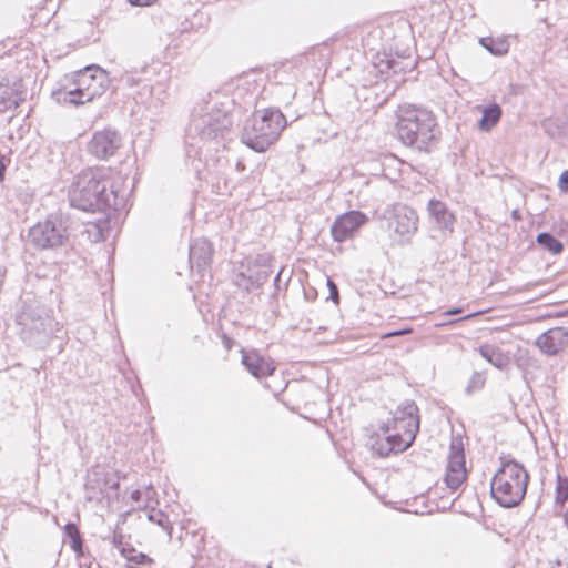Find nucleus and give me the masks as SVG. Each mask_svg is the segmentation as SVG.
Returning <instances> with one entry per match:
<instances>
[{"label":"nucleus","mask_w":568,"mask_h":568,"mask_svg":"<svg viewBox=\"0 0 568 568\" xmlns=\"http://www.w3.org/2000/svg\"><path fill=\"white\" fill-rule=\"evenodd\" d=\"M126 196L123 178L104 168L80 172L69 189L71 206L108 216L124 207Z\"/></svg>","instance_id":"1"},{"label":"nucleus","mask_w":568,"mask_h":568,"mask_svg":"<svg viewBox=\"0 0 568 568\" xmlns=\"http://www.w3.org/2000/svg\"><path fill=\"white\" fill-rule=\"evenodd\" d=\"M383 434L371 437V449L379 457H387L407 449L419 429L418 407L412 400L399 405L390 423L381 427Z\"/></svg>","instance_id":"2"},{"label":"nucleus","mask_w":568,"mask_h":568,"mask_svg":"<svg viewBox=\"0 0 568 568\" xmlns=\"http://www.w3.org/2000/svg\"><path fill=\"white\" fill-rule=\"evenodd\" d=\"M396 116V132L403 144L429 151L430 145L438 140L440 131L430 111L407 104L398 108Z\"/></svg>","instance_id":"3"},{"label":"nucleus","mask_w":568,"mask_h":568,"mask_svg":"<svg viewBox=\"0 0 568 568\" xmlns=\"http://www.w3.org/2000/svg\"><path fill=\"white\" fill-rule=\"evenodd\" d=\"M528 483L529 475L521 464L513 459L501 460L491 479V496L503 507H515L524 499Z\"/></svg>","instance_id":"4"},{"label":"nucleus","mask_w":568,"mask_h":568,"mask_svg":"<svg viewBox=\"0 0 568 568\" xmlns=\"http://www.w3.org/2000/svg\"><path fill=\"white\" fill-rule=\"evenodd\" d=\"M285 125V116L280 110L256 111L245 122L242 142L256 152H264L277 140Z\"/></svg>","instance_id":"5"},{"label":"nucleus","mask_w":568,"mask_h":568,"mask_svg":"<svg viewBox=\"0 0 568 568\" xmlns=\"http://www.w3.org/2000/svg\"><path fill=\"white\" fill-rule=\"evenodd\" d=\"M17 322L21 338L31 346L44 347L53 334L54 321L37 301L24 302Z\"/></svg>","instance_id":"6"},{"label":"nucleus","mask_w":568,"mask_h":568,"mask_svg":"<svg viewBox=\"0 0 568 568\" xmlns=\"http://www.w3.org/2000/svg\"><path fill=\"white\" fill-rule=\"evenodd\" d=\"M232 125L230 115L220 109H212L204 114L193 115L187 128L186 138L191 145L224 139Z\"/></svg>","instance_id":"7"},{"label":"nucleus","mask_w":568,"mask_h":568,"mask_svg":"<svg viewBox=\"0 0 568 568\" xmlns=\"http://www.w3.org/2000/svg\"><path fill=\"white\" fill-rule=\"evenodd\" d=\"M31 243L38 248H55L69 237L68 217L63 214H50L29 230Z\"/></svg>","instance_id":"8"},{"label":"nucleus","mask_w":568,"mask_h":568,"mask_svg":"<svg viewBox=\"0 0 568 568\" xmlns=\"http://www.w3.org/2000/svg\"><path fill=\"white\" fill-rule=\"evenodd\" d=\"M386 227L395 235L399 245L410 243L412 237L418 230V215L416 211L405 204L388 206L382 214Z\"/></svg>","instance_id":"9"},{"label":"nucleus","mask_w":568,"mask_h":568,"mask_svg":"<svg viewBox=\"0 0 568 568\" xmlns=\"http://www.w3.org/2000/svg\"><path fill=\"white\" fill-rule=\"evenodd\" d=\"M78 82V88L65 93L72 104H83L102 95L109 87V77L103 69L92 65L80 74Z\"/></svg>","instance_id":"10"},{"label":"nucleus","mask_w":568,"mask_h":568,"mask_svg":"<svg viewBox=\"0 0 568 568\" xmlns=\"http://www.w3.org/2000/svg\"><path fill=\"white\" fill-rule=\"evenodd\" d=\"M465 480L466 468L463 442L460 438H453L449 447L445 483L450 489L456 490Z\"/></svg>","instance_id":"11"},{"label":"nucleus","mask_w":568,"mask_h":568,"mask_svg":"<svg viewBox=\"0 0 568 568\" xmlns=\"http://www.w3.org/2000/svg\"><path fill=\"white\" fill-rule=\"evenodd\" d=\"M122 144V138L116 130L103 129L94 132L88 149L97 159L105 160L113 156Z\"/></svg>","instance_id":"12"},{"label":"nucleus","mask_w":568,"mask_h":568,"mask_svg":"<svg viewBox=\"0 0 568 568\" xmlns=\"http://www.w3.org/2000/svg\"><path fill=\"white\" fill-rule=\"evenodd\" d=\"M368 221L366 214L361 211L346 212L334 221L331 233L336 242H344L354 236L357 230Z\"/></svg>","instance_id":"13"},{"label":"nucleus","mask_w":568,"mask_h":568,"mask_svg":"<svg viewBox=\"0 0 568 568\" xmlns=\"http://www.w3.org/2000/svg\"><path fill=\"white\" fill-rule=\"evenodd\" d=\"M146 77L148 83L142 85L139 95L141 99L146 93L151 99H154L156 102H162L166 98V91L169 88V69L165 65H161L159 71H155V68H148L143 71Z\"/></svg>","instance_id":"14"},{"label":"nucleus","mask_w":568,"mask_h":568,"mask_svg":"<svg viewBox=\"0 0 568 568\" xmlns=\"http://www.w3.org/2000/svg\"><path fill=\"white\" fill-rule=\"evenodd\" d=\"M547 356H556L568 347V327L557 326L540 334L535 342Z\"/></svg>","instance_id":"15"},{"label":"nucleus","mask_w":568,"mask_h":568,"mask_svg":"<svg viewBox=\"0 0 568 568\" xmlns=\"http://www.w3.org/2000/svg\"><path fill=\"white\" fill-rule=\"evenodd\" d=\"M260 261H264V258H256L254 264L248 260L246 272L242 271L235 275L234 283L239 288L250 292L261 287L267 281L271 271L265 264H263L261 268L255 270V266Z\"/></svg>","instance_id":"16"},{"label":"nucleus","mask_w":568,"mask_h":568,"mask_svg":"<svg viewBox=\"0 0 568 568\" xmlns=\"http://www.w3.org/2000/svg\"><path fill=\"white\" fill-rule=\"evenodd\" d=\"M241 362L250 374L255 378L262 379L273 375L276 369L274 362L270 358H265L257 351H241Z\"/></svg>","instance_id":"17"},{"label":"nucleus","mask_w":568,"mask_h":568,"mask_svg":"<svg viewBox=\"0 0 568 568\" xmlns=\"http://www.w3.org/2000/svg\"><path fill=\"white\" fill-rule=\"evenodd\" d=\"M85 487V499L88 501L101 500L106 495V489L119 488V483L115 481L112 485H109V480L106 479V474L100 469L99 467L91 469L88 473L87 481L84 484Z\"/></svg>","instance_id":"18"},{"label":"nucleus","mask_w":568,"mask_h":568,"mask_svg":"<svg viewBox=\"0 0 568 568\" xmlns=\"http://www.w3.org/2000/svg\"><path fill=\"white\" fill-rule=\"evenodd\" d=\"M213 246L206 239H196L190 245V263L199 272L210 266L213 257Z\"/></svg>","instance_id":"19"},{"label":"nucleus","mask_w":568,"mask_h":568,"mask_svg":"<svg viewBox=\"0 0 568 568\" xmlns=\"http://www.w3.org/2000/svg\"><path fill=\"white\" fill-rule=\"evenodd\" d=\"M26 89L21 81L12 84H0V112H7L19 106L24 101Z\"/></svg>","instance_id":"20"},{"label":"nucleus","mask_w":568,"mask_h":568,"mask_svg":"<svg viewBox=\"0 0 568 568\" xmlns=\"http://www.w3.org/2000/svg\"><path fill=\"white\" fill-rule=\"evenodd\" d=\"M427 212L437 229L453 232L455 215L447 209L444 202L435 199L429 200Z\"/></svg>","instance_id":"21"},{"label":"nucleus","mask_w":568,"mask_h":568,"mask_svg":"<svg viewBox=\"0 0 568 568\" xmlns=\"http://www.w3.org/2000/svg\"><path fill=\"white\" fill-rule=\"evenodd\" d=\"M478 352L481 355V357H484L493 366L499 369H503L508 364V357L501 352L500 348L494 345L484 344L479 346Z\"/></svg>","instance_id":"22"},{"label":"nucleus","mask_w":568,"mask_h":568,"mask_svg":"<svg viewBox=\"0 0 568 568\" xmlns=\"http://www.w3.org/2000/svg\"><path fill=\"white\" fill-rule=\"evenodd\" d=\"M501 116V109L498 104H491L483 110V116L479 121V129L483 131H489L494 128Z\"/></svg>","instance_id":"23"},{"label":"nucleus","mask_w":568,"mask_h":568,"mask_svg":"<svg viewBox=\"0 0 568 568\" xmlns=\"http://www.w3.org/2000/svg\"><path fill=\"white\" fill-rule=\"evenodd\" d=\"M479 43L494 55H503L507 53L509 49V43L500 38L484 37L479 39Z\"/></svg>","instance_id":"24"},{"label":"nucleus","mask_w":568,"mask_h":568,"mask_svg":"<svg viewBox=\"0 0 568 568\" xmlns=\"http://www.w3.org/2000/svg\"><path fill=\"white\" fill-rule=\"evenodd\" d=\"M537 243L550 252L551 254H559L564 250L562 243L557 240L552 234L542 232L537 235Z\"/></svg>","instance_id":"25"},{"label":"nucleus","mask_w":568,"mask_h":568,"mask_svg":"<svg viewBox=\"0 0 568 568\" xmlns=\"http://www.w3.org/2000/svg\"><path fill=\"white\" fill-rule=\"evenodd\" d=\"M65 535L70 539L71 549L78 555H82V538L75 524H67L64 527Z\"/></svg>","instance_id":"26"},{"label":"nucleus","mask_w":568,"mask_h":568,"mask_svg":"<svg viewBox=\"0 0 568 568\" xmlns=\"http://www.w3.org/2000/svg\"><path fill=\"white\" fill-rule=\"evenodd\" d=\"M121 554L129 561L138 564V565H150L153 561L148 555H145L143 552H136L134 549L121 548Z\"/></svg>","instance_id":"27"},{"label":"nucleus","mask_w":568,"mask_h":568,"mask_svg":"<svg viewBox=\"0 0 568 568\" xmlns=\"http://www.w3.org/2000/svg\"><path fill=\"white\" fill-rule=\"evenodd\" d=\"M148 518L150 521H153L156 525L161 526L164 530L168 531L169 535H171L172 528L170 527L168 516L164 513H162L161 510L152 509L148 515Z\"/></svg>","instance_id":"28"},{"label":"nucleus","mask_w":568,"mask_h":568,"mask_svg":"<svg viewBox=\"0 0 568 568\" xmlns=\"http://www.w3.org/2000/svg\"><path fill=\"white\" fill-rule=\"evenodd\" d=\"M485 384V376L481 373L475 372L467 385L466 392L470 394L474 390L480 389Z\"/></svg>","instance_id":"29"},{"label":"nucleus","mask_w":568,"mask_h":568,"mask_svg":"<svg viewBox=\"0 0 568 568\" xmlns=\"http://www.w3.org/2000/svg\"><path fill=\"white\" fill-rule=\"evenodd\" d=\"M387 71H392L394 74L399 72H405L406 67L403 65V62L395 59H389L386 61Z\"/></svg>","instance_id":"30"},{"label":"nucleus","mask_w":568,"mask_h":568,"mask_svg":"<svg viewBox=\"0 0 568 568\" xmlns=\"http://www.w3.org/2000/svg\"><path fill=\"white\" fill-rule=\"evenodd\" d=\"M120 82L124 85V87H128V88H132L134 85H138L141 83V80L138 79L134 74L132 73H125L123 74L121 78H120Z\"/></svg>","instance_id":"31"},{"label":"nucleus","mask_w":568,"mask_h":568,"mask_svg":"<svg viewBox=\"0 0 568 568\" xmlns=\"http://www.w3.org/2000/svg\"><path fill=\"white\" fill-rule=\"evenodd\" d=\"M558 187L561 192L567 193L568 192V170L564 171L558 181Z\"/></svg>","instance_id":"32"},{"label":"nucleus","mask_w":568,"mask_h":568,"mask_svg":"<svg viewBox=\"0 0 568 568\" xmlns=\"http://www.w3.org/2000/svg\"><path fill=\"white\" fill-rule=\"evenodd\" d=\"M327 286L329 288V297L337 303L338 302V288L337 285L332 281L327 280Z\"/></svg>","instance_id":"33"},{"label":"nucleus","mask_w":568,"mask_h":568,"mask_svg":"<svg viewBox=\"0 0 568 568\" xmlns=\"http://www.w3.org/2000/svg\"><path fill=\"white\" fill-rule=\"evenodd\" d=\"M413 332L412 328H403V329H398V331H393V332H389V333H386L382 336V338H390V337H395V336H403V335H407V334H410Z\"/></svg>","instance_id":"34"},{"label":"nucleus","mask_w":568,"mask_h":568,"mask_svg":"<svg viewBox=\"0 0 568 568\" xmlns=\"http://www.w3.org/2000/svg\"><path fill=\"white\" fill-rule=\"evenodd\" d=\"M568 497V491L567 490H564L561 488V485L559 484L558 487H557V500H566Z\"/></svg>","instance_id":"35"},{"label":"nucleus","mask_w":568,"mask_h":568,"mask_svg":"<svg viewBox=\"0 0 568 568\" xmlns=\"http://www.w3.org/2000/svg\"><path fill=\"white\" fill-rule=\"evenodd\" d=\"M133 6H150L155 0H128Z\"/></svg>","instance_id":"36"},{"label":"nucleus","mask_w":568,"mask_h":568,"mask_svg":"<svg viewBox=\"0 0 568 568\" xmlns=\"http://www.w3.org/2000/svg\"><path fill=\"white\" fill-rule=\"evenodd\" d=\"M143 493L139 489L131 493V499L139 503L142 499Z\"/></svg>","instance_id":"37"},{"label":"nucleus","mask_w":568,"mask_h":568,"mask_svg":"<svg viewBox=\"0 0 568 568\" xmlns=\"http://www.w3.org/2000/svg\"><path fill=\"white\" fill-rule=\"evenodd\" d=\"M122 535L121 534H114L113 535V538H112V544L115 546V547H120L122 545Z\"/></svg>","instance_id":"38"},{"label":"nucleus","mask_w":568,"mask_h":568,"mask_svg":"<svg viewBox=\"0 0 568 568\" xmlns=\"http://www.w3.org/2000/svg\"><path fill=\"white\" fill-rule=\"evenodd\" d=\"M460 312H462V308H453V310H449L446 313H444V315H456V314H459Z\"/></svg>","instance_id":"39"},{"label":"nucleus","mask_w":568,"mask_h":568,"mask_svg":"<svg viewBox=\"0 0 568 568\" xmlns=\"http://www.w3.org/2000/svg\"><path fill=\"white\" fill-rule=\"evenodd\" d=\"M4 170H6V165L3 164V161L0 159V180L3 179Z\"/></svg>","instance_id":"40"},{"label":"nucleus","mask_w":568,"mask_h":568,"mask_svg":"<svg viewBox=\"0 0 568 568\" xmlns=\"http://www.w3.org/2000/svg\"><path fill=\"white\" fill-rule=\"evenodd\" d=\"M511 217H513L514 220H516V221H517V220H520V213H519V211H518L517 209H515V210H513V211H511Z\"/></svg>","instance_id":"41"},{"label":"nucleus","mask_w":568,"mask_h":568,"mask_svg":"<svg viewBox=\"0 0 568 568\" xmlns=\"http://www.w3.org/2000/svg\"><path fill=\"white\" fill-rule=\"evenodd\" d=\"M153 494H154V490L152 489V487H148L146 491H145V498L151 499Z\"/></svg>","instance_id":"42"},{"label":"nucleus","mask_w":568,"mask_h":568,"mask_svg":"<svg viewBox=\"0 0 568 568\" xmlns=\"http://www.w3.org/2000/svg\"><path fill=\"white\" fill-rule=\"evenodd\" d=\"M281 274H282V272L280 271V272L276 274L275 278H274V285H275L276 287H277V284H278V282H280Z\"/></svg>","instance_id":"43"},{"label":"nucleus","mask_w":568,"mask_h":568,"mask_svg":"<svg viewBox=\"0 0 568 568\" xmlns=\"http://www.w3.org/2000/svg\"><path fill=\"white\" fill-rule=\"evenodd\" d=\"M474 316H475V314H468V315L464 316L462 320H468V318H471Z\"/></svg>","instance_id":"44"},{"label":"nucleus","mask_w":568,"mask_h":568,"mask_svg":"<svg viewBox=\"0 0 568 568\" xmlns=\"http://www.w3.org/2000/svg\"><path fill=\"white\" fill-rule=\"evenodd\" d=\"M454 323H455V321H450L448 323H443V325H448V324H454Z\"/></svg>","instance_id":"45"}]
</instances>
